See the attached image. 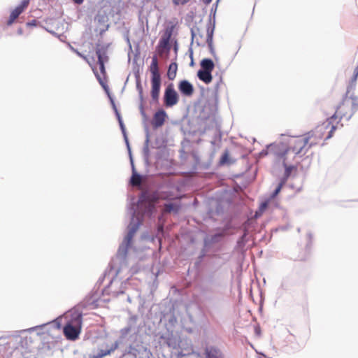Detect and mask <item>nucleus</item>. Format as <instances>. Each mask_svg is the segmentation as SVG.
Returning a JSON list of instances; mask_svg holds the SVG:
<instances>
[{
  "mask_svg": "<svg viewBox=\"0 0 358 358\" xmlns=\"http://www.w3.org/2000/svg\"><path fill=\"white\" fill-rule=\"evenodd\" d=\"M162 199H166V197H162Z\"/></svg>",
  "mask_w": 358,
  "mask_h": 358,
  "instance_id": "6e6d98bb",
  "label": "nucleus"
},
{
  "mask_svg": "<svg viewBox=\"0 0 358 358\" xmlns=\"http://www.w3.org/2000/svg\"><path fill=\"white\" fill-rule=\"evenodd\" d=\"M139 351L133 345H129L120 358H137Z\"/></svg>",
  "mask_w": 358,
  "mask_h": 358,
  "instance_id": "6ab92c4d",
  "label": "nucleus"
},
{
  "mask_svg": "<svg viewBox=\"0 0 358 358\" xmlns=\"http://www.w3.org/2000/svg\"><path fill=\"white\" fill-rule=\"evenodd\" d=\"M256 332H257V333H259V332H260V330H258V331H257V330H256Z\"/></svg>",
  "mask_w": 358,
  "mask_h": 358,
  "instance_id": "4d7b16f0",
  "label": "nucleus"
},
{
  "mask_svg": "<svg viewBox=\"0 0 358 358\" xmlns=\"http://www.w3.org/2000/svg\"><path fill=\"white\" fill-rule=\"evenodd\" d=\"M213 31L210 25H208L205 30L198 28L195 32L192 31V38L199 45L203 46L208 44L210 48H212Z\"/></svg>",
  "mask_w": 358,
  "mask_h": 358,
  "instance_id": "423d86ee",
  "label": "nucleus"
},
{
  "mask_svg": "<svg viewBox=\"0 0 358 358\" xmlns=\"http://www.w3.org/2000/svg\"><path fill=\"white\" fill-rule=\"evenodd\" d=\"M202 1L206 5L209 4L212 1V0H202Z\"/></svg>",
  "mask_w": 358,
  "mask_h": 358,
  "instance_id": "8fccbe9b",
  "label": "nucleus"
},
{
  "mask_svg": "<svg viewBox=\"0 0 358 358\" xmlns=\"http://www.w3.org/2000/svg\"><path fill=\"white\" fill-rule=\"evenodd\" d=\"M30 0H22L20 5L10 13L9 18L6 22L8 26L12 25L19 15L22 13L28 7Z\"/></svg>",
  "mask_w": 358,
  "mask_h": 358,
  "instance_id": "1a4fd4ad",
  "label": "nucleus"
},
{
  "mask_svg": "<svg viewBox=\"0 0 358 358\" xmlns=\"http://www.w3.org/2000/svg\"><path fill=\"white\" fill-rule=\"evenodd\" d=\"M173 3L176 5H184L189 1V0H172Z\"/></svg>",
  "mask_w": 358,
  "mask_h": 358,
  "instance_id": "72a5a7b5",
  "label": "nucleus"
},
{
  "mask_svg": "<svg viewBox=\"0 0 358 358\" xmlns=\"http://www.w3.org/2000/svg\"><path fill=\"white\" fill-rule=\"evenodd\" d=\"M327 129V125L322 124L303 135L292 138L288 147L281 143L271 144L268 147V152L275 155L277 158H282L285 156L289 157L291 155L293 157L295 156L303 157L310 148L321 141Z\"/></svg>",
  "mask_w": 358,
  "mask_h": 358,
  "instance_id": "f257e3e1",
  "label": "nucleus"
},
{
  "mask_svg": "<svg viewBox=\"0 0 358 358\" xmlns=\"http://www.w3.org/2000/svg\"><path fill=\"white\" fill-rule=\"evenodd\" d=\"M166 113L164 110H159L155 113L152 120V126L155 128L162 127L166 120Z\"/></svg>",
  "mask_w": 358,
  "mask_h": 358,
  "instance_id": "2eb2a0df",
  "label": "nucleus"
},
{
  "mask_svg": "<svg viewBox=\"0 0 358 358\" xmlns=\"http://www.w3.org/2000/svg\"><path fill=\"white\" fill-rule=\"evenodd\" d=\"M137 87L139 89L140 94H142L143 90H142V87H141V84L139 83H137Z\"/></svg>",
  "mask_w": 358,
  "mask_h": 358,
  "instance_id": "49530a36",
  "label": "nucleus"
},
{
  "mask_svg": "<svg viewBox=\"0 0 358 358\" xmlns=\"http://www.w3.org/2000/svg\"><path fill=\"white\" fill-rule=\"evenodd\" d=\"M178 64L176 62L171 63L167 71V77L169 80H173L176 78Z\"/></svg>",
  "mask_w": 358,
  "mask_h": 358,
  "instance_id": "b1692460",
  "label": "nucleus"
},
{
  "mask_svg": "<svg viewBox=\"0 0 358 358\" xmlns=\"http://www.w3.org/2000/svg\"><path fill=\"white\" fill-rule=\"evenodd\" d=\"M179 96L175 90L173 85L169 84L165 89L164 94V104L166 107H172L178 103Z\"/></svg>",
  "mask_w": 358,
  "mask_h": 358,
  "instance_id": "0eeeda50",
  "label": "nucleus"
},
{
  "mask_svg": "<svg viewBox=\"0 0 358 358\" xmlns=\"http://www.w3.org/2000/svg\"><path fill=\"white\" fill-rule=\"evenodd\" d=\"M203 270H185L181 274H177L178 282L185 287H188L192 284L198 285L201 280Z\"/></svg>",
  "mask_w": 358,
  "mask_h": 358,
  "instance_id": "39448f33",
  "label": "nucleus"
},
{
  "mask_svg": "<svg viewBox=\"0 0 358 358\" xmlns=\"http://www.w3.org/2000/svg\"><path fill=\"white\" fill-rule=\"evenodd\" d=\"M171 289L174 291V292H182V289H180L176 287V286L173 285Z\"/></svg>",
  "mask_w": 358,
  "mask_h": 358,
  "instance_id": "a18cd8bd",
  "label": "nucleus"
},
{
  "mask_svg": "<svg viewBox=\"0 0 358 358\" xmlns=\"http://www.w3.org/2000/svg\"><path fill=\"white\" fill-rule=\"evenodd\" d=\"M159 197L157 193L148 194L143 192L139 198L140 205L143 203H150L152 209H155V203L158 201Z\"/></svg>",
  "mask_w": 358,
  "mask_h": 358,
  "instance_id": "9b49d317",
  "label": "nucleus"
},
{
  "mask_svg": "<svg viewBox=\"0 0 358 358\" xmlns=\"http://www.w3.org/2000/svg\"><path fill=\"white\" fill-rule=\"evenodd\" d=\"M75 52L81 58H83L84 60H85L87 63H90L89 62V59H87V57L83 55L82 53H80V52H78V50H75Z\"/></svg>",
  "mask_w": 358,
  "mask_h": 358,
  "instance_id": "58836bf2",
  "label": "nucleus"
},
{
  "mask_svg": "<svg viewBox=\"0 0 358 358\" xmlns=\"http://www.w3.org/2000/svg\"><path fill=\"white\" fill-rule=\"evenodd\" d=\"M50 324H52L53 325V327L57 329H59L62 328L61 320L59 317L55 319L53 321L50 322Z\"/></svg>",
  "mask_w": 358,
  "mask_h": 358,
  "instance_id": "7c9ffc66",
  "label": "nucleus"
},
{
  "mask_svg": "<svg viewBox=\"0 0 358 358\" xmlns=\"http://www.w3.org/2000/svg\"><path fill=\"white\" fill-rule=\"evenodd\" d=\"M149 71L151 74L150 95L153 101H157L160 94L161 75L159 73L158 59L156 55H154L152 57V62L149 66Z\"/></svg>",
  "mask_w": 358,
  "mask_h": 358,
  "instance_id": "20e7f679",
  "label": "nucleus"
},
{
  "mask_svg": "<svg viewBox=\"0 0 358 358\" xmlns=\"http://www.w3.org/2000/svg\"><path fill=\"white\" fill-rule=\"evenodd\" d=\"M185 355H187V354L184 353L182 350L178 352V356L184 357Z\"/></svg>",
  "mask_w": 358,
  "mask_h": 358,
  "instance_id": "09e8293b",
  "label": "nucleus"
},
{
  "mask_svg": "<svg viewBox=\"0 0 358 358\" xmlns=\"http://www.w3.org/2000/svg\"><path fill=\"white\" fill-rule=\"evenodd\" d=\"M131 326L125 327L120 329V336L119 338L115 340L114 342H117L118 343V346L122 343L123 340L127 336V334L131 331Z\"/></svg>",
  "mask_w": 358,
  "mask_h": 358,
  "instance_id": "393cba45",
  "label": "nucleus"
},
{
  "mask_svg": "<svg viewBox=\"0 0 358 358\" xmlns=\"http://www.w3.org/2000/svg\"><path fill=\"white\" fill-rule=\"evenodd\" d=\"M180 204L179 203H169L164 204L163 212L165 213H178L180 209Z\"/></svg>",
  "mask_w": 358,
  "mask_h": 358,
  "instance_id": "412c9836",
  "label": "nucleus"
},
{
  "mask_svg": "<svg viewBox=\"0 0 358 358\" xmlns=\"http://www.w3.org/2000/svg\"><path fill=\"white\" fill-rule=\"evenodd\" d=\"M256 332H257V333H259V332H260V330H258V331H257V330H256Z\"/></svg>",
  "mask_w": 358,
  "mask_h": 358,
  "instance_id": "13d9d810",
  "label": "nucleus"
},
{
  "mask_svg": "<svg viewBox=\"0 0 358 358\" xmlns=\"http://www.w3.org/2000/svg\"><path fill=\"white\" fill-rule=\"evenodd\" d=\"M261 355L262 356V358H266V355L264 353H261Z\"/></svg>",
  "mask_w": 358,
  "mask_h": 358,
  "instance_id": "864d4df0",
  "label": "nucleus"
},
{
  "mask_svg": "<svg viewBox=\"0 0 358 358\" xmlns=\"http://www.w3.org/2000/svg\"><path fill=\"white\" fill-rule=\"evenodd\" d=\"M178 89L181 94L187 96H191L194 93L193 85L187 80H181L178 84Z\"/></svg>",
  "mask_w": 358,
  "mask_h": 358,
  "instance_id": "4468645a",
  "label": "nucleus"
},
{
  "mask_svg": "<svg viewBox=\"0 0 358 358\" xmlns=\"http://www.w3.org/2000/svg\"><path fill=\"white\" fill-rule=\"evenodd\" d=\"M163 318L166 322V328H169V330L173 328L177 323V317L175 315L173 309H170L169 313H164Z\"/></svg>",
  "mask_w": 358,
  "mask_h": 358,
  "instance_id": "dca6fc26",
  "label": "nucleus"
},
{
  "mask_svg": "<svg viewBox=\"0 0 358 358\" xmlns=\"http://www.w3.org/2000/svg\"><path fill=\"white\" fill-rule=\"evenodd\" d=\"M169 36L162 37L157 46V54L162 57L164 54H168L171 47L169 44Z\"/></svg>",
  "mask_w": 358,
  "mask_h": 358,
  "instance_id": "ddd939ff",
  "label": "nucleus"
},
{
  "mask_svg": "<svg viewBox=\"0 0 358 358\" xmlns=\"http://www.w3.org/2000/svg\"><path fill=\"white\" fill-rule=\"evenodd\" d=\"M204 355L206 358H224L222 351L215 345H206Z\"/></svg>",
  "mask_w": 358,
  "mask_h": 358,
  "instance_id": "f8f14e48",
  "label": "nucleus"
},
{
  "mask_svg": "<svg viewBox=\"0 0 358 358\" xmlns=\"http://www.w3.org/2000/svg\"><path fill=\"white\" fill-rule=\"evenodd\" d=\"M224 236V232H222V233H220V234H215V235L212 237L211 240H212V241L215 242V241H218V238H221V237H222V236Z\"/></svg>",
  "mask_w": 358,
  "mask_h": 358,
  "instance_id": "f704fd0d",
  "label": "nucleus"
},
{
  "mask_svg": "<svg viewBox=\"0 0 358 358\" xmlns=\"http://www.w3.org/2000/svg\"><path fill=\"white\" fill-rule=\"evenodd\" d=\"M201 67L202 70L208 71L212 73L214 69L215 64L210 59H203L201 62Z\"/></svg>",
  "mask_w": 358,
  "mask_h": 358,
  "instance_id": "5701e85b",
  "label": "nucleus"
},
{
  "mask_svg": "<svg viewBox=\"0 0 358 358\" xmlns=\"http://www.w3.org/2000/svg\"><path fill=\"white\" fill-rule=\"evenodd\" d=\"M141 183V177L137 173H133L131 178V184L133 186H138Z\"/></svg>",
  "mask_w": 358,
  "mask_h": 358,
  "instance_id": "bb28decb",
  "label": "nucleus"
},
{
  "mask_svg": "<svg viewBox=\"0 0 358 358\" xmlns=\"http://www.w3.org/2000/svg\"><path fill=\"white\" fill-rule=\"evenodd\" d=\"M14 353H15V354H16V355H17V354L19 353V350H15V351H14Z\"/></svg>",
  "mask_w": 358,
  "mask_h": 358,
  "instance_id": "603ef678",
  "label": "nucleus"
},
{
  "mask_svg": "<svg viewBox=\"0 0 358 358\" xmlns=\"http://www.w3.org/2000/svg\"><path fill=\"white\" fill-rule=\"evenodd\" d=\"M104 291H105V289H103L101 290V292H102V293H103V292H104Z\"/></svg>",
  "mask_w": 358,
  "mask_h": 358,
  "instance_id": "5fc2aeb1",
  "label": "nucleus"
},
{
  "mask_svg": "<svg viewBox=\"0 0 358 358\" xmlns=\"http://www.w3.org/2000/svg\"><path fill=\"white\" fill-rule=\"evenodd\" d=\"M240 272L237 274L236 280H237V285L238 289H241V271L243 270H239Z\"/></svg>",
  "mask_w": 358,
  "mask_h": 358,
  "instance_id": "e433bc0d",
  "label": "nucleus"
},
{
  "mask_svg": "<svg viewBox=\"0 0 358 358\" xmlns=\"http://www.w3.org/2000/svg\"><path fill=\"white\" fill-rule=\"evenodd\" d=\"M229 162V152L228 150H225L220 159V164L224 165Z\"/></svg>",
  "mask_w": 358,
  "mask_h": 358,
  "instance_id": "c756f323",
  "label": "nucleus"
},
{
  "mask_svg": "<svg viewBox=\"0 0 358 358\" xmlns=\"http://www.w3.org/2000/svg\"><path fill=\"white\" fill-rule=\"evenodd\" d=\"M112 343L110 340L107 339L106 341L101 345V349H108Z\"/></svg>",
  "mask_w": 358,
  "mask_h": 358,
  "instance_id": "c9c22d12",
  "label": "nucleus"
},
{
  "mask_svg": "<svg viewBox=\"0 0 358 358\" xmlns=\"http://www.w3.org/2000/svg\"><path fill=\"white\" fill-rule=\"evenodd\" d=\"M285 184V180H282L278 184L275 191L271 195V199H274L281 191L282 187Z\"/></svg>",
  "mask_w": 358,
  "mask_h": 358,
  "instance_id": "cd10ccee",
  "label": "nucleus"
},
{
  "mask_svg": "<svg viewBox=\"0 0 358 358\" xmlns=\"http://www.w3.org/2000/svg\"><path fill=\"white\" fill-rule=\"evenodd\" d=\"M161 338L169 348L175 350L182 348V341L180 337L174 334L172 330H169V328H167L166 334L161 336Z\"/></svg>",
  "mask_w": 358,
  "mask_h": 358,
  "instance_id": "6e6552de",
  "label": "nucleus"
},
{
  "mask_svg": "<svg viewBox=\"0 0 358 358\" xmlns=\"http://www.w3.org/2000/svg\"><path fill=\"white\" fill-rule=\"evenodd\" d=\"M98 64L99 65L100 71H101V74L103 75V78L105 79L106 75L105 65H104L105 62H103V61H100V62H98Z\"/></svg>",
  "mask_w": 358,
  "mask_h": 358,
  "instance_id": "2f4dec72",
  "label": "nucleus"
},
{
  "mask_svg": "<svg viewBox=\"0 0 358 358\" xmlns=\"http://www.w3.org/2000/svg\"><path fill=\"white\" fill-rule=\"evenodd\" d=\"M145 208H147L148 213L152 214L155 209L151 208V205L150 203H145Z\"/></svg>",
  "mask_w": 358,
  "mask_h": 358,
  "instance_id": "ea45409f",
  "label": "nucleus"
},
{
  "mask_svg": "<svg viewBox=\"0 0 358 358\" xmlns=\"http://www.w3.org/2000/svg\"><path fill=\"white\" fill-rule=\"evenodd\" d=\"M259 358H262V357H259Z\"/></svg>",
  "mask_w": 358,
  "mask_h": 358,
  "instance_id": "bf43d9fd",
  "label": "nucleus"
},
{
  "mask_svg": "<svg viewBox=\"0 0 358 358\" xmlns=\"http://www.w3.org/2000/svg\"><path fill=\"white\" fill-rule=\"evenodd\" d=\"M138 227H132L129 229V232L127 233V236L124 238V243L122 245L120 246L118 250V255L122 256L124 257L127 255V250L129 247L130 246L131 240L134 236V234L136 233Z\"/></svg>",
  "mask_w": 358,
  "mask_h": 358,
  "instance_id": "9d476101",
  "label": "nucleus"
},
{
  "mask_svg": "<svg viewBox=\"0 0 358 358\" xmlns=\"http://www.w3.org/2000/svg\"><path fill=\"white\" fill-rule=\"evenodd\" d=\"M289 157H288V156H285L282 158H278L279 159L282 160L283 165L285 168V176H284V178H282V180H285V182L287 181V178L289 177V176L292 173V171L294 168L293 166H287V162H288Z\"/></svg>",
  "mask_w": 358,
  "mask_h": 358,
  "instance_id": "4be33fe9",
  "label": "nucleus"
},
{
  "mask_svg": "<svg viewBox=\"0 0 358 358\" xmlns=\"http://www.w3.org/2000/svg\"><path fill=\"white\" fill-rule=\"evenodd\" d=\"M197 76L203 83L206 84H209L212 82L213 76L211 72L208 71H204L202 69L199 70L197 73Z\"/></svg>",
  "mask_w": 358,
  "mask_h": 358,
  "instance_id": "aec40b11",
  "label": "nucleus"
},
{
  "mask_svg": "<svg viewBox=\"0 0 358 358\" xmlns=\"http://www.w3.org/2000/svg\"><path fill=\"white\" fill-rule=\"evenodd\" d=\"M77 4H81L84 0H73Z\"/></svg>",
  "mask_w": 358,
  "mask_h": 358,
  "instance_id": "de8ad7c7",
  "label": "nucleus"
},
{
  "mask_svg": "<svg viewBox=\"0 0 358 358\" xmlns=\"http://www.w3.org/2000/svg\"><path fill=\"white\" fill-rule=\"evenodd\" d=\"M118 348V343L117 342H113L108 349H100L98 354L90 355V358H103L105 356L110 355L115 350Z\"/></svg>",
  "mask_w": 358,
  "mask_h": 358,
  "instance_id": "f3484780",
  "label": "nucleus"
},
{
  "mask_svg": "<svg viewBox=\"0 0 358 358\" xmlns=\"http://www.w3.org/2000/svg\"><path fill=\"white\" fill-rule=\"evenodd\" d=\"M100 294L99 287L94 288L73 308L71 319L63 327V333L66 339L76 341L79 337L82 324L83 310H92L97 308Z\"/></svg>",
  "mask_w": 358,
  "mask_h": 358,
  "instance_id": "f03ea898",
  "label": "nucleus"
},
{
  "mask_svg": "<svg viewBox=\"0 0 358 358\" xmlns=\"http://www.w3.org/2000/svg\"><path fill=\"white\" fill-rule=\"evenodd\" d=\"M358 77V66L355 69L353 80L355 81Z\"/></svg>",
  "mask_w": 358,
  "mask_h": 358,
  "instance_id": "79ce46f5",
  "label": "nucleus"
},
{
  "mask_svg": "<svg viewBox=\"0 0 358 358\" xmlns=\"http://www.w3.org/2000/svg\"><path fill=\"white\" fill-rule=\"evenodd\" d=\"M152 271V275H155V280H154V282L153 283L155 284L156 283V285H157L158 282H157V277L158 275L162 273L164 270H157V271L155 273L153 272V270H150Z\"/></svg>",
  "mask_w": 358,
  "mask_h": 358,
  "instance_id": "473e14b6",
  "label": "nucleus"
},
{
  "mask_svg": "<svg viewBox=\"0 0 358 358\" xmlns=\"http://www.w3.org/2000/svg\"><path fill=\"white\" fill-rule=\"evenodd\" d=\"M108 47L105 45H97L96 48V55L98 58V62L101 60V55H105L107 54Z\"/></svg>",
  "mask_w": 358,
  "mask_h": 358,
  "instance_id": "a878e982",
  "label": "nucleus"
},
{
  "mask_svg": "<svg viewBox=\"0 0 358 358\" xmlns=\"http://www.w3.org/2000/svg\"><path fill=\"white\" fill-rule=\"evenodd\" d=\"M99 83H100V85L105 89V90H107V85H106V81L104 80L101 77V76L97 73V71H96L95 69H92Z\"/></svg>",
  "mask_w": 358,
  "mask_h": 358,
  "instance_id": "c85d7f7f",
  "label": "nucleus"
},
{
  "mask_svg": "<svg viewBox=\"0 0 358 358\" xmlns=\"http://www.w3.org/2000/svg\"><path fill=\"white\" fill-rule=\"evenodd\" d=\"M336 129V127L334 125H331L330 127V130L329 131L328 135L327 136L326 138H330L332 136V134L334 131Z\"/></svg>",
  "mask_w": 358,
  "mask_h": 358,
  "instance_id": "4c0bfd02",
  "label": "nucleus"
},
{
  "mask_svg": "<svg viewBox=\"0 0 358 358\" xmlns=\"http://www.w3.org/2000/svg\"><path fill=\"white\" fill-rule=\"evenodd\" d=\"M101 60L103 62H106L108 60V57L107 56V54L105 55H101Z\"/></svg>",
  "mask_w": 358,
  "mask_h": 358,
  "instance_id": "37998d69",
  "label": "nucleus"
},
{
  "mask_svg": "<svg viewBox=\"0 0 358 358\" xmlns=\"http://www.w3.org/2000/svg\"><path fill=\"white\" fill-rule=\"evenodd\" d=\"M358 109V99L357 96H351L346 97L343 99L341 103L338 106L335 113L327 122L323 124L327 125V129L329 128L331 120L335 119H345L349 120L355 112Z\"/></svg>",
  "mask_w": 358,
  "mask_h": 358,
  "instance_id": "7ed1b4c3",
  "label": "nucleus"
},
{
  "mask_svg": "<svg viewBox=\"0 0 358 358\" xmlns=\"http://www.w3.org/2000/svg\"><path fill=\"white\" fill-rule=\"evenodd\" d=\"M121 271H122V270H106L103 276L100 277L99 278V280H97L96 286H97V285L100 286L103 283L104 278L107 274H108V275L112 274L113 278L111 279H110L108 284L105 287V288L108 287L113 283V282L115 280L116 277Z\"/></svg>",
  "mask_w": 358,
  "mask_h": 358,
  "instance_id": "a211bd4d",
  "label": "nucleus"
},
{
  "mask_svg": "<svg viewBox=\"0 0 358 358\" xmlns=\"http://www.w3.org/2000/svg\"><path fill=\"white\" fill-rule=\"evenodd\" d=\"M133 271H134L131 272V275L137 273L140 270L136 269V270H133Z\"/></svg>",
  "mask_w": 358,
  "mask_h": 358,
  "instance_id": "3c124183",
  "label": "nucleus"
},
{
  "mask_svg": "<svg viewBox=\"0 0 358 358\" xmlns=\"http://www.w3.org/2000/svg\"><path fill=\"white\" fill-rule=\"evenodd\" d=\"M47 325V324H41L40 326H36L35 327H33V328H31L30 330H34V329H37V328H43L44 327H45Z\"/></svg>",
  "mask_w": 358,
  "mask_h": 358,
  "instance_id": "c03bdc74",
  "label": "nucleus"
},
{
  "mask_svg": "<svg viewBox=\"0 0 358 358\" xmlns=\"http://www.w3.org/2000/svg\"><path fill=\"white\" fill-rule=\"evenodd\" d=\"M268 203V201L263 202L260 206V208H259L260 210L264 211L267 208Z\"/></svg>",
  "mask_w": 358,
  "mask_h": 358,
  "instance_id": "a19ab883",
  "label": "nucleus"
}]
</instances>
